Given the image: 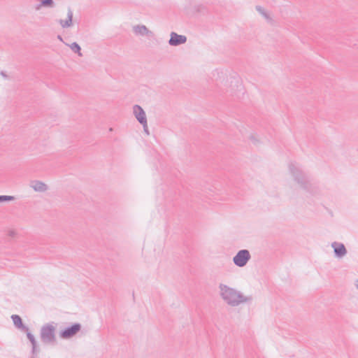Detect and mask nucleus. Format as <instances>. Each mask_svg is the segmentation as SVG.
I'll use <instances>...</instances> for the list:
<instances>
[{"label":"nucleus","instance_id":"ddd939ff","mask_svg":"<svg viewBox=\"0 0 358 358\" xmlns=\"http://www.w3.org/2000/svg\"><path fill=\"white\" fill-rule=\"evenodd\" d=\"M68 45L69 46V48H71V50L73 52H75V53L78 54V55L79 57H82V56H83V54H82V52H81V48H80V46L78 45V43H76V42H73V43H72L71 44Z\"/></svg>","mask_w":358,"mask_h":358},{"label":"nucleus","instance_id":"aec40b11","mask_svg":"<svg viewBox=\"0 0 358 358\" xmlns=\"http://www.w3.org/2000/svg\"><path fill=\"white\" fill-rule=\"evenodd\" d=\"M57 38H58L59 41H63V38H62V37L60 35H58V36H57Z\"/></svg>","mask_w":358,"mask_h":358},{"label":"nucleus","instance_id":"dca6fc26","mask_svg":"<svg viewBox=\"0 0 358 358\" xmlns=\"http://www.w3.org/2000/svg\"><path fill=\"white\" fill-rule=\"evenodd\" d=\"M256 9L260 13L262 14L266 19H269V15H268V13L265 11V10L260 6H256Z\"/></svg>","mask_w":358,"mask_h":358},{"label":"nucleus","instance_id":"0eeeda50","mask_svg":"<svg viewBox=\"0 0 358 358\" xmlns=\"http://www.w3.org/2000/svg\"><path fill=\"white\" fill-rule=\"evenodd\" d=\"M133 113L141 124H145L147 122L146 114L141 106L139 105H134L133 107Z\"/></svg>","mask_w":358,"mask_h":358},{"label":"nucleus","instance_id":"39448f33","mask_svg":"<svg viewBox=\"0 0 358 358\" xmlns=\"http://www.w3.org/2000/svg\"><path fill=\"white\" fill-rule=\"evenodd\" d=\"M81 329V324L80 323H74L70 327H67L62 330L59 336L61 338L64 339L70 338L74 336Z\"/></svg>","mask_w":358,"mask_h":358},{"label":"nucleus","instance_id":"20e7f679","mask_svg":"<svg viewBox=\"0 0 358 358\" xmlns=\"http://www.w3.org/2000/svg\"><path fill=\"white\" fill-rule=\"evenodd\" d=\"M251 258L249 250L243 249L239 250L233 257L234 264L238 267L245 266Z\"/></svg>","mask_w":358,"mask_h":358},{"label":"nucleus","instance_id":"6ab92c4d","mask_svg":"<svg viewBox=\"0 0 358 358\" xmlns=\"http://www.w3.org/2000/svg\"><path fill=\"white\" fill-rule=\"evenodd\" d=\"M143 127V131L144 132L147 134V135H149L150 133H149V130H148V122H146V124L144 125V124H141Z\"/></svg>","mask_w":358,"mask_h":358},{"label":"nucleus","instance_id":"4468645a","mask_svg":"<svg viewBox=\"0 0 358 358\" xmlns=\"http://www.w3.org/2000/svg\"><path fill=\"white\" fill-rule=\"evenodd\" d=\"M41 3L37 5L36 7V10L41 8V7H52L54 4L53 0H40Z\"/></svg>","mask_w":358,"mask_h":358},{"label":"nucleus","instance_id":"412c9836","mask_svg":"<svg viewBox=\"0 0 358 358\" xmlns=\"http://www.w3.org/2000/svg\"><path fill=\"white\" fill-rule=\"evenodd\" d=\"M1 75H2L3 76L6 77V75L4 74V73H3V72H1Z\"/></svg>","mask_w":358,"mask_h":358},{"label":"nucleus","instance_id":"f257e3e1","mask_svg":"<svg viewBox=\"0 0 358 358\" xmlns=\"http://www.w3.org/2000/svg\"><path fill=\"white\" fill-rule=\"evenodd\" d=\"M220 296L231 306H238L241 303L251 301L252 296H245L240 292L224 284H220Z\"/></svg>","mask_w":358,"mask_h":358},{"label":"nucleus","instance_id":"9b49d317","mask_svg":"<svg viewBox=\"0 0 358 358\" xmlns=\"http://www.w3.org/2000/svg\"><path fill=\"white\" fill-rule=\"evenodd\" d=\"M73 11L71 8H68L66 20H59V23L63 28L70 27L73 25Z\"/></svg>","mask_w":358,"mask_h":358},{"label":"nucleus","instance_id":"f3484780","mask_svg":"<svg viewBox=\"0 0 358 358\" xmlns=\"http://www.w3.org/2000/svg\"><path fill=\"white\" fill-rule=\"evenodd\" d=\"M15 199L13 196L0 195V202L10 201Z\"/></svg>","mask_w":358,"mask_h":358},{"label":"nucleus","instance_id":"f8f14e48","mask_svg":"<svg viewBox=\"0 0 358 358\" xmlns=\"http://www.w3.org/2000/svg\"><path fill=\"white\" fill-rule=\"evenodd\" d=\"M31 187L36 192H43L48 189V186L44 182L39 180H34L31 182Z\"/></svg>","mask_w":358,"mask_h":358},{"label":"nucleus","instance_id":"9d476101","mask_svg":"<svg viewBox=\"0 0 358 358\" xmlns=\"http://www.w3.org/2000/svg\"><path fill=\"white\" fill-rule=\"evenodd\" d=\"M11 319L16 328L22 331L29 330V327L23 324L22 318L18 315H12Z\"/></svg>","mask_w":358,"mask_h":358},{"label":"nucleus","instance_id":"2eb2a0df","mask_svg":"<svg viewBox=\"0 0 358 358\" xmlns=\"http://www.w3.org/2000/svg\"><path fill=\"white\" fill-rule=\"evenodd\" d=\"M31 358H36L37 356V354L39 352V349L37 347V343H36V339L34 341H31Z\"/></svg>","mask_w":358,"mask_h":358},{"label":"nucleus","instance_id":"423d86ee","mask_svg":"<svg viewBox=\"0 0 358 358\" xmlns=\"http://www.w3.org/2000/svg\"><path fill=\"white\" fill-rule=\"evenodd\" d=\"M187 37L184 35H179L177 33L172 31L170 34V39L169 44L171 46H178L185 43Z\"/></svg>","mask_w":358,"mask_h":358},{"label":"nucleus","instance_id":"a211bd4d","mask_svg":"<svg viewBox=\"0 0 358 358\" xmlns=\"http://www.w3.org/2000/svg\"><path fill=\"white\" fill-rule=\"evenodd\" d=\"M24 332H26L27 337L30 342L34 341L35 340L34 336L29 331V329L28 331H24Z\"/></svg>","mask_w":358,"mask_h":358},{"label":"nucleus","instance_id":"1a4fd4ad","mask_svg":"<svg viewBox=\"0 0 358 358\" xmlns=\"http://www.w3.org/2000/svg\"><path fill=\"white\" fill-rule=\"evenodd\" d=\"M133 31L137 36H152L153 33L150 31L146 26L138 24L133 27Z\"/></svg>","mask_w":358,"mask_h":358},{"label":"nucleus","instance_id":"f03ea898","mask_svg":"<svg viewBox=\"0 0 358 358\" xmlns=\"http://www.w3.org/2000/svg\"><path fill=\"white\" fill-rule=\"evenodd\" d=\"M289 169L293 176L294 180L301 185V188L311 194L314 193L315 188V185L300 169L296 167L294 163L291 162L289 164Z\"/></svg>","mask_w":358,"mask_h":358},{"label":"nucleus","instance_id":"7ed1b4c3","mask_svg":"<svg viewBox=\"0 0 358 358\" xmlns=\"http://www.w3.org/2000/svg\"><path fill=\"white\" fill-rule=\"evenodd\" d=\"M40 337L44 343H55L56 342L55 327L53 323H47L42 326Z\"/></svg>","mask_w":358,"mask_h":358},{"label":"nucleus","instance_id":"6e6552de","mask_svg":"<svg viewBox=\"0 0 358 358\" xmlns=\"http://www.w3.org/2000/svg\"><path fill=\"white\" fill-rule=\"evenodd\" d=\"M331 247L334 248V255L336 257L341 258L347 254V250L343 243L333 242Z\"/></svg>","mask_w":358,"mask_h":358}]
</instances>
